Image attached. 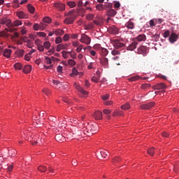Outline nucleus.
I'll return each instance as SVG.
<instances>
[{
  "instance_id": "1",
  "label": "nucleus",
  "mask_w": 179,
  "mask_h": 179,
  "mask_svg": "<svg viewBox=\"0 0 179 179\" xmlns=\"http://www.w3.org/2000/svg\"><path fill=\"white\" fill-rule=\"evenodd\" d=\"M98 131L96 127L94 125L87 126V127L83 131V134L87 136H91Z\"/></svg>"
},
{
  "instance_id": "2",
  "label": "nucleus",
  "mask_w": 179,
  "mask_h": 179,
  "mask_svg": "<svg viewBox=\"0 0 179 179\" xmlns=\"http://www.w3.org/2000/svg\"><path fill=\"white\" fill-rule=\"evenodd\" d=\"M112 44L116 49L125 47V43H122L120 40H112Z\"/></svg>"
},
{
  "instance_id": "3",
  "label": "nucleus",
  "mask_w": 179,
  "mask_h": 179,
  "mask_svg": "<svg viewBox=\"0 0 179 179\" xmlns=\"http://www.w3.org/2000/svg\"><path fill=\"white\" fill-rule=\"evenodd\" d=\"M82 43H84L86 45H90L91 43V38L87 35L83 34L81 35V38L80 40Z\"/></svg>"
},
{
  "instance_id": "4",
  "label": "nucleus",
  "mask_w": 179,
  "mask_h": 179,
  "mask_svg": "<svg viewBox=\"0 0 179 179\" xmlns=\"http://www.w3.org/2000/svg\"><path fill=\"white\" fill-rule=\"evenodd\" d=\"M136 53L141 54L143 57H145L147 55V48L145 46H140L137 50H136Z\"/></svg>"
},
{
  "instance_id": "5",
  "label": "nucleus",
  "mask_w": 179,
  "mask_h": 179,
  "mask_svg": "<svg viewBox=\"0 0 179 179\" xmlns=\"http://www.w3.org/2000/svg\"><path fill=\"white\" fill-rule=\"evenodd\" d=\"M154 106H155V103L151 102V103H148L142 104V105L140 106V108L142 110H149V109L152 108Z\"/></svg>"
},
{
  "instance_id": "6",
  "label": "nucleus",
  "mask_w": 179,
  "mask_h": 179,
  "mask_svg": "<svg viewBox=\"0 0 179 179\" xmlns=\"http://www.w3.org/2000/svg\"><path fill=\"white\" fill-rule=\"evenodd\" d=\"M69 47V45L68 43H60L57 44L56 50L57 52H60L62 50H67V48Z\"/></svg>"
},
{
  "instance_id": "7",
  "label": "nucleus",
  "mask_w": 179,
  "mask_h": 179,
  "mask_svg": "<svg viewBox=\"0 0 179 179\" xmlns=\"http://www.w3.org/2000/svg\"><path fill=\"white\" fill-rule=\"evenodd\" d=\"M92 116L95 120H100L103 118V113L101 111L97 110L94 112Z\"/></svg>"
},
{
  "instance_id": "8",
  "label": "nucleus",
  "mask_w": 179,
  "mask_h": 179,
  "mask_svg": "<svg viewBox=\"0 0 179 179\" xmlns=\"http://www.w3.org/2000/svg\"><path fill=\"white\" fill-rule=\"evenodd\" d=\"M102 66L104 68H109V59L106 57H103L100 59Z\"/></svg>"
},
{
  "instance_id": "9",
  "label": "nucleus",
  "mask_w": 179,
  "mask_h": 179,
  "mask_svg": "<svg viewBox=\"0 0 179 179\" xmlns=\"http://www.w3.org/2000/svg\"><path fill=\"white\" fill-rule=\"evenodd\" d=\"M32 140L35 142L36 145H41L44 139L40 138L39 136H36L32 138Z\"/></svg>"
},
{
  "instance_id": "10",
  "label": "nucleus",
  "mask_w": 179,
  "mask_h": 179,
  "mask_svg": "<svg viewBox=\"0 0 179 179\" xmlns=\"http://www.w3.org/2000/svg\"><path fill=\"white\" fill-rule=\"evenodd\" d=\"M154 90H165L166 89V86L165 85L164 83H157L156 85L153 86Z\"/></svg>"
},
{
  "instance_id": "11",
  "label": "nucleus",
  "mask_w": 179,
  "mask_h": 179,
  "mask_svg": "<svg viewBox=\"0 0 179 179\" xmlns=\"http://www.w3.org/2000/svg\"><path fill=\"white\" fill-rule=\"evenodd\" d=\"M178 39V36L176 34V33L174 32L171 33L169 37V41L173 44V43L177 41Z\"/></svg>"
},
{
  "instance_id": "12",
  "label": "nucleus",
  "mask_w": 179,
  "mask_h": 179,
  "mask_svg": "<svg viewBox=\"0 0 179 179\" xmlns=\"http://www.w3.org/2000/svg\"><path fill=\"white\" fill-rule=\"evenodd\" d=\"M54 7L57 8V10L63 11L65 10V4L61 3H55Z\"/></svg>"
},
{
  "instance_id": "13",
  "label": "nucleus",
  "mask_w": 179,
  "mask_h": 179,
  "mask_svg": "<svg viewBox=\"0 0 179 179\" xmlns=\"http://www.w3.org/2000/svg\"><path fill=\"white\" fill-rule=\"evenodd\" d=\"M55 139L59 143L64 142L65 141V136H63L62 134H57L55 136Z\"/></svg>"
},
{
  "instance_id": "14",
  "label": "nucleus",
  "mask_w": 179,
  "mask_h": 179,
  "mask_svg": "<svg viewBox=\"0 0 179 179\" xmlns=\"http://www.w3.org/2000/svg\"><path fill=\"white\" fill-rule=\"evenodd\" d=\"M22 24V21H20V20H14L13 22V23L10 21V22L9 24V27H20Z\"/></svg>"
},
{
  "instance_id": "15",
  "label": "nucleus",
  "mask_w": 179,
  "mask_h": 179,
  "mask_svg": "<svg viewBox=\"0 0 179 179\" xmlns=\"http://www.w3.org/2000/svg\"><path fill=\"white\" fill-rule=\"evenodd\" d=\"M135 41H146V36L144 34H140L138 36H136V38H134Z\"/></svg>"
},
{
  "instance_id": "16",
  "label": "nucleus",
  "mask_w": 179,
  "mask_h": 179,
  "mask_svg": "<svg viewBox=\"0 0 179 179\" xmlns=\"http://www.w3.org/2000/svg\"><path fill=\"white\" fill-rule=\"evenodd\" d=\"M138 45V43L136 41L132 42L129 46L127 48L128 50L133 51L136 48V45Z\"/></svg>"
},
{
  "instance_id": "17",
  "label": "nucleus",
  "mask_w": 179,
  "mask_h": 179,
  "mask_svg": "<svg viewBox=\"0 0 179 179\" xmlns=\"http://www.w3.org/2000/svg\"><path fill=\"white\" fill-rule=\"evenodd\" d=\"M0 23L1 24H6L7 27H10V19H7L6 17L1 18L0 20Z\"/></svg>"
},
{
  "instance_id": "18",
  "label": "nucleus",
  "mask_w": 179,
  "mask_h": 179,
  "mask_svg": "<svg viewBox=\"0 0 179 179\" xmlns=\"http://www.w3.org/2000/svg\"><path fill=\"white\" fill-rule=\"evenodd\" d=\"M109 53V50L106 48H101V50H100V55H101L102 57H106Z\"/></svg>"
},
{
  "instance_id": "19",
  "label": "nucleus",
  "mask_w": 179,
  "mask_h": 179,
  "mask_svg": "<svg viewBox=\"0 0 179 179\" xmlns=\"http://www.w3.org/2000/svg\"><path fill=\"white\" fill-rule=\"evenodd\" d=\"M17 16L18 18L20 19H27L28 17V15H26V13H24L22 11H19L17 13Z\"/></svg>"
},
{
  "instance_id": "20",
  "label": "nucleus",
  "mask_w": 179,
  "mask_h": 179,
  "mask_svg": "<svg viewBox=\"0 0 179 179\" xmlns=\"http://www.w3.org/2000/svg\"><path fill=\"white\" fill-rule=\"evenodd\" d=\"M12 50L10 49H5L3 52V56L7 58L10 57Z\"/></svg>"
},
{
  "instance_id": "21",
  "label": "nucleus",
  "mask_w": 179,
  "mask_h": 179,
  "mask_svg": "<svg viewBox=\"0 0 179 179\" xmlns=\"http://www.w3.org/2000/svg\"><path fill=\"white\" fill-rule=\"evenodd\" d=\"M53 34L56 36H62L65 34V31L62 29H53Z\"/></svg>"
},
{
  "instance_id": "22",
  "label": "nucleus",
  "mask_w": 179,
  "mask_h": 179,
  "mask_svg": "<svg viewBox=\"0 0 179 179\" xmlns=\"http://www.w3.org/2000/svg\"><path fill=\"white\" fill-rule=\"evenodd\" d=\"M74 21H75V17H69L65 19L64 23L66 24H73Z\"/></svg>"
},
{
  "instance_id": "23",
  "label": "nucleus",
  "mask_w": 179,
  "mask_h": 179,
  "mask_svg": "<svg viewBox=\"0 0 179 179\" xmlns=\"http://www.w3.org/2000/svg\"><path fill=\"white\" fill-rule=\"evenodd\" d=\"M31 69H32V67L31 65H26L24 66L22 71L24 73H29Z\"/></svg>"
},
{
  "instance_id": "24",
  "label": "nucleus",
  "mask_w": 179,
  "mask_h": 179,
  "mask_svg": "<svg viewBox=\"0 0 179 179\" xmlns=\"http://www.w3.org/2000/svg\"><path fill=\"white\" fill-rule=\"evenodd\" d=\"M116 15V11H115L114 9H110V10H108V11L106 12V15L108 17H115V15Z\"/></svg>"
},
{
  "instance_id": "25",
  "label": "nucleus",
  "mask_w": 179,
  "mask_h": 179,
  "mask_svg": "<svg viewBox=\"0 0 179 179\" xmlns=\"http://www.w3.org/2000/svg\"><path fill=\"white\" fill-rule=\"evenodd\" d=\"M113 117H122L124 112L122 110H115L113 113Z\"/></svg>"
},
{
  "instance_id": "26",
  "label": "nucleus",
  "mask_w": 179,
  "mask_h": 179,
  "mask_svg": "<svg viewBox=\"0 0 179 179\" xmlns=\"http://www.w3.org/2000/svg\"><path fill=\"white\" fill-rule=\"evenodd\" d=\"M125 26L127 28H128L129 29H132L134 28V23H133V22H131V21H128V22H127Z\"/></svg>"
},
{
  "instance_id": "27",
  "label": "nucleus",
  "mask_w": 179,
  "mask_h": 179,
  "mask_svg": "<svg viewBox=\"0 0 179 179\" xmlns=\"http://www.w3.org/2000/svg\"><path fill=\"white\" fill-rule=\"evenodd\" d=\"M101 48H102V47H101L100 43L94 44V46H93V49L94 50L99 51V53H100V52L101 50Z\"/></svg>"
},
{
  "instance_id": "28",
  "label": "nucleus",
  "mask_w": 179,
  "mask_h": 179,
  "mask_svg": "<svg viewBox=\"0 0 179 179\" xmlns=\"http://www.w3.org/2000/svg\"><path fill=\"white\" fill-rule=\"evenodd\" d=\"M155 148H150L147 150V153L150 155V156L153 157L155 155Z\"/></svg>"
},
{
  "instance_id": "29",
  "label": "nucleus",
  "mask_w": 179,
  "mask_h": 179,
  "mask_svg": "<svg viewBox=\"0 0 179 179\" xmlns=\"http://www.w3.org/2000/svg\"><path fill=\"white\" fill-rule=\"evenodd\" d=\"M42 92L46 96H50L51 94V91L48 88L42 89Z\"/></svg>"
},
{
  "instance_id": "30",
  "label": "nucleus",
  "mask_w": 179,
  "mask_h": 179,
  "mask_svg": "<svg viewBox=\"0 0 179 179\" xmlns=\"http://www.w3.org/2000/svg\"><path fill=\"white\" fill-rule=\"evenodd\" d=\"M121 108L122 110H127L130 109L131 106L129 103H126L125 104L121 106Z\"/></svg>"
},
{
  "instance_id": "31",
  "label": "nucleus",
  "mask_w": 179,
  "mask_h": 179,
  "mask_svg": "<svg viewBox=\"0 0 179 179\" xmlns=\"http://www.w3.org/2000/svg\"><path fill=\"white\" fill-rule=\"evenodd\" d=\"M27 9L30 13H34L36 10L34 6H31L30 3L28 4Z\"/></svg>"
},
{
  "instance_id": "32",
  "label": "nucleus",
  "mask_w": 179,
  "mask_h": 179,
  "mask_svg": "<svg viewBox=\"0 0 179 179\" xmlns=\"http://www.w3.org/2000/svg\"><path fill=\"white\" fill-rule=\"evenodd\" d=\"M64 135H65L64 136L65 138H67V139H69V140L73 139L74 138V136H73V134H72L71 132H67L64 134Z\"/></svg>"
},
{
  "instance_id": "33",
  "label": "nucleus",
  "mask_w": 179,
  "mask_h": 179,
  "mask_svg": "<svg viewBox=\"0 0 179 179\" xmlns=\"http://www.w3.org/2000/svg\"><path fill=\"white\" fill-rule=\"evenodd\" d=\"M52 84L53 87H55V88H57V87H60L61 82L59 80H52Z\"/></svg>"
},
{
  "instance_id": "34",
  "label": "nucleus",
  "mask_w": 179,
  "mask_h": 179,
  "mask_svg": "<svg viewBox=\"0 0 179 179\" xmlns=\"http://www.w3.org/2000/svg\"><path fill=\"white\" fill-rule=\"evenodd\" d=\"M8 156L15 157L16 156V150H8Z\"/></svg>"
},
{
  "instance_id": "35",
  "label": "nucleus",
  "mask_w": 179,
  "mask_h": 179,
  "mask_svg": "<svg viewBox=\"0 0 179 179\" xmlns=\"http://www.w3.org/2000/svg\"><path fill=\"white\" fill-rule=\"evenodd\" d=\"M78 91L80 92L83 95H87L88 92L85 91V90L80 87H78Z\"/></svg>"
},
{
  "instance_id": "36",
  "label": "nucleus",
  "mask_w": 179,
  "mask_h": 179,
  "mask_svg": "<svg viewBox=\"0 0 179 179\" xmlns=\"http://www.w3.org/2000/svg\"><path fill=\"white\" fill-rule=\"evenodd\" d=\"M79 74L78 71L76 69V67H73L71 76L73 77L74 76H78Z\"/></svg>"
},
{
  "instance_id": "37",
  "label": "nucleus",
  "mask_w": 179,
  "mask_h": 179,
  "mask_svg": "<svg viewBox=\"0 0 179 179\" xmlns=\"http://www.w3.org/2000/svg\"><path fill=\"white\" fill-rule=\"evenodd\" d=\"M38 171L44 173L47 171V168L45 167V166H38Z\"/></svg>"
},
{
  "instance_id": "38",
  "label": "nucleus",
  "mask_w": 179,
  "mask_h": 179,
  "mask_svg": "<svg viewBox=\"0 0 179 179\" xmlns=\"http://www.w3.org/2000/svg\"><path fill=\"white\" fill-rule=\"evenodd\" d=\"M96 8L97 10H99V11L104 10V6H103V4L101 3L97 4Z\"/></svg>"
},
{
  "instance_id": "39",
  "label": "nucleus",
  "mask_w": 179,
  "mask_h": 179,
  "mask_svg": "<svg viewBox=\"0 0 179 179\" xmlns=\"http://www.w3.org/2000/svg\"><path fill=\"white\" fill-rule=\"evenodd\" d=\"M140 78H141L139 76H134L129 78V81H136V80H138Z\"/></svg>"
},
{
  "instance_id": "40",
  "label": "nucleus",
  "mask_w": 179,
  "mask_h": 179,
  "mask_svg": "<svg viewBox=\"0 0 179 179\" xmlns=\"http://www.w3.org/2000/svg\"><path fill=\"white\" fill-rule=\"evenodd\" d=\"M62 55L63 58H64V59L69 58V52H67L66 50H62Z\"/></svg>"
},
{
  "instance_id": "41",
  "label": "nucleus",
  "mask_w": 179,
  "mask_h": 179,
  "mask_svg": "<svg viewBox=\"0 0 179 179\" xmlns=\"http://www.w3.org/2000/svg\"><path fill=\"white\" fill-rule=\"evenodd\" d=\"M68 64L70 65L71 66H75L76 63L75 60L70 59L68 60Z\"/></svg>"
},
{
  "instance_id": "42",
  "label": "nucleus",
  "mask_w": 179,
  "mask_h": 179,
  "mask_svg": "<svg viewBox=\"0 0 179 179\" xmlns=\"http://www.w3.org/2000/svg\"><path fill=\"white\" fill-rule=\"evenodd\" d=\"M14 67L16 70H21L22 69V66L20 63L15 64Z\"/></svg>"
},
{
  "instance_id": "43",
  "label": "nucleus",
  "mask_w": 179,
  "mask_h": 179,
  "mask_svg": "<svg viewBox=\"0 0 179 179\" xmlns=\"http://www.w3.org/2000/svg\"><path fill=\"white\" fill-rule=\"evenodd\" d=\"M62 41H63V40H62V38L61 36H57V37H56V38H55V43H56V44L59 45V44H61V43H62Z\"/></svg>"
},
{
  "instance_id": "44",
  "label": "nucleus",
  "mask_w": 179,
  "mask_h": 179,
  "mask_svg": "<svg viewBox=\"0 0 179 179\" xmlns=\"http://www.w3.org/2000/svg\"><path fill=\"white\" fill-rule=\"evenodd\" d=\"M67 6H69L70 8H75L76 4L75 1H69L67 2Z\"/></svg>"
},
{
  "instance_id": "45",
  "label": "nucleus",
  "mask_w": 179,
  "mask_h": 179,
  "mask_svg": "<svg viewBox=\"0 0 179 179\" xmlns=\"http://www.w3.org/2000/svg\"><path fill=\"white\" fill-rule=\"evenodd\" d=\"M94 28V25L92 23L88 24L87 25L85 26L86 30L93 29Z\"/></svg>"
},
{
  "instance_id": "46",
  "label": "nucleus",
  "mask_w": 179,
  "mask_h": 179,
  "mask_svg": "<svg viewBox=\"0 0 179 179\" xmlns=\"http://www.w3.org/2000/svg\"><path fill=\"white\" fill-rule=\"evenodd\" d=\"M43 22L45 23L50 24L52 20L50 17H46L43 19Z\"/></svg>"
},
{
  "instance_id": "47",
  "label": "nucleus",
  "mask_w": 179,
  "mask_h": 179,
  "mask_svg": "<svg viewBox=\"0 0 179 179\" xmlns=\"http://www.w3.org/2000/svg\"><path fill=\"white\" fill-rule=\"evenodd\" d=\"M50 41H45V43H43V46L47 49L49 50V48H50Z\"/></svg>"
},
{
  "instance_id": "48",
  "label": "nucleus",
  "mask_w": 179,
  "mask_h": 179,
  "mask_svg": "<svg viewBox=\"0 0 179 179\" xmlns=\"http://www.w3.org/2000/svg\"><path fill=\"white\" fill-rule=\"evenodd\" d=\"M121 162V159L120 158V157H116V158H114L113 159H112V162L115 164V163H120Z\"/></svg>"
},
{
  "instance_id": "49",
  "label": "nucleus",
  "mask_w": 179,
  "mask_h": 179,
  "mask_svg": "<svg viewBox=\"0 0 179 179\" xmlns=\"http://www.w3.org/2000/svg\"><path fill=\"white\" fill-rule=\"evenodd\" d=\"M101 98L103 101H107L110 98V94H106L101 95Z\"/></svg>"
},
{
  "instance_id": "50",
  "label": "nucleus",
  "mask_w": 179,
  "mask_h": 179,
  "mask_svg": "<svg viewBox=\"0 0 179 179\" xmlns=\"http://www.w3.org/2000/svg\"><path fill=\"white\" fill-rule=\"evenodd\" d=\"M99 80H100V76H99L98 77L94 76V77H92V80L93 82H94L95 83H98V82L99 81Z\"/></svg>"
},
{
  "instance_id": "51",
  "label": "nucleus",
  "mask_w": 179,
  "mask_h": 179,
  "mask_svg": "<svg viewBox=\"0 0 179 179\" xmlns=\"http://www.w3.org/2000/svg\"><path fill=\"white\" fill-rule=\"evenodd\" d=\"M33 29H34L35 31L41 30L40 24H34Z\"/></svg>"
},
{
  "instance_id": "52",
  "label": "nucleus",
  "mask_w": 179,
  "mask_h": 179,
  "mask_svg": "<svg viewBox=\"0 0 179 179\" xmlns=\"http://www.w3.org/2000/svg\"><path fill=\"white\" fill-rule=\"evenodd\" d=\"M39 25H40V30H41V31H43L45 29V27H47V24H45V23H42V22L40 23Z\"/></svg>"
},
{
  "instance_id": "53",
  "label": "nucleus",
  "mask_w": 179,
  "mask_h": 179,
  "mask_svg": "<svg viewBox=\"0 0 179 179\" xmlns=\"http://www.w3.org/2000/svg\"><path fill=\"white\" fill-rule=\"evenodd\" d=\"M107 152H108V151H106V150H102L100 152L102 157H103V158H106L108 156Z\"/></svg>"
},
{
  "instance_id": "54",
  "label": "nucleus",
  "mask_w": 179,
  "mask_h": 179,
  "mask_svg": "<svg viewBox=\"0 0 179 179\" xmlns=\"http://www.w3.org/2000/svg\"><path fill=\"white\" fill-rule=\"evenodd\" d=\"M103 103L105 104V106H113V101H105Z\"/></svg>"
},
{
  "instance_id": "55",
  "label": "nucleus",
  "mask_w": 179,
  "mask_h": 179,
  "mask_svg": "<svg viewBox=\"0 0 179 179\" xmlns=\"http://www.w3.org/2000/svg\"><path fill=\"white\" fill-rule=\"evenodd\" d=\"M8 32L13 33L15 32V31L17 30V29L13 28L14 27H10V26H8Z\"/></svg>"
},
{
  "instance_id": "56",
  "label": "nucleus",
  "mask_w": 179,
  "mask_h": 179,
  "mask_svg": "<svg viewBox=\"0 0 179 179\" xmlns=\"http://www.w3.org/2000/svg\"><path fill=\"white\" fill-rule=\"evenodd\" d=\"M111 53H112V55H113V56L120 55V54L119 50H113Z\"/></svg>"
},
{
  "instance_id": "57",
  "label": "nucleus",
  "mask_w": 179,
  "mask_h": 179,
  "mask_svg": "<svg viewBox=\"0 0 179 179\" xmlns=\"http://www.w3.org/2000/svg\"><path fill=\"white\" fill-rule=\"evenodd\" d=\"M17 54H18L19 57H22L24 54V50H18Z\"/></svg>"
},
{
  "instance_id": "58",
  "label": "nucleus",
  "mask_w": 179,
  "mask_h": 179,
  "mask_svg": "<svg viewBox=\"0 0 179 179\" xmlns=\"http://www.w3.org/2000/svg\"><path fill=\"white\" fill-rule=\"evenodd\" d=\"M55 52V48H52L50 50H48V55H51V54H53Z\"/></svg>"
},
{
  "instance_id": "59",
  "label": "nucleus",
  "mask_w": 179,
  "mask_h": 179,
  "mask_svg": "<svg viewBox=\"0 0 179 179\" xmlns=\"http://www.w3.org/2000/svg\"><path fill=\"white\" fill-rule=\"evenodd\" d=\"M63 101L65 102V103H69V104H71V99H69L67 98V97L63 98Z\"/></svg>"
},
{
  "instance_id": "60",
  "label": "nucleus",
  "mask_w": 179,
  "mask_h": 179,
  "mask_svg": "<svg viewBox=\"0 0 179 179\" xmlns=\"http://www.w3.org/2000/svg\"><path fill=\"white\" fill-rule=\"evenodd\" d=\"M152 39L155 41H159V34H155V35H153L152 36Z\"/></svg>"
},
{
  "instance_id": "61",
  "label": "nucleus",
  "mask_w": 179,
  "mask_h": 179,
  "mask_svg": "<svg viewBox=\"0 0 179 179\" xmlns=\"http://www.w3.org/2000/svg\"><path fill=\"white\" fill-rule=\"evenodd\" d=\"M70 39V36L69 34H65L64 36H63V40L64 41H69Z\"/></svg>"
},
{
  "instance_id": "62",
  "label": "nucleus",
  "mask_w": 179,
  "mask_h": 179,
  "mask_svg": "<svg viewBox=\"0 0 179 179\" xmlns=\"http://www.w3.org/2000/svg\"><path fill=\"white\" fill-rule=\"evenodd\" d=\"M27 45L28 48H31L34 46V43H31L30 40H28Z\"/></svg>"
},
{
  "instance_id": "63",
  "label": "nucleus",
  "mask_w": 179,
  "mask_h": 179,
  "mask_svg": "<svg viewBox=\"0 0 179 179\" xmlns=\"http://www.w3.org/2000/svg\"><path fill=\"white\" fill-rule=\"evenodd\" d=\"M45 62L48 64H50L52 63L51 62V59L50 57H48V56H46L45 57Z\"/></svg>"
},
{
  "instance_id": "64",
  "label": "nucleus",
  "mask_w": 179,
  "mask_h": 179,
  "mask_svg": "<svg viewBox=\"0 0 179 179\" xmlns=\"http://www.w3.org/2000/svg\"><path fill=\"white\" fill-rule=\"evenodd\" d=\"M103 113L107 115H110V113H111V110H108V109H104L103 110Z\"/></svg>"
}]
</instances>
